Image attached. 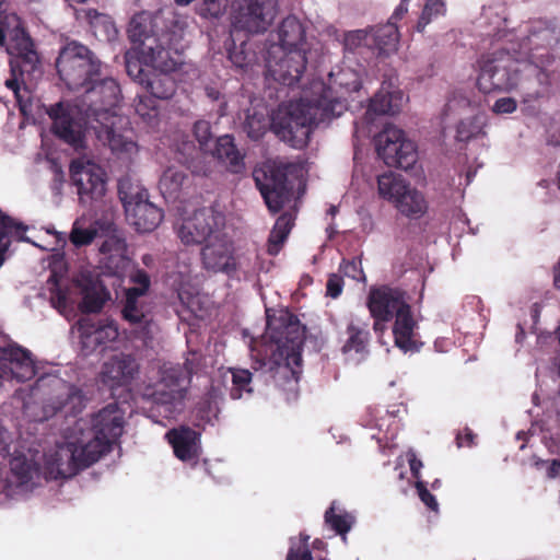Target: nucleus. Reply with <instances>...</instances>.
I'll return each instance as SVG.
<instances>
[{"label": "nucleus", "instance_id": "obj_19", "mask_svg": "<svg viewBox=\"0 0 560 560\" xmlns=\"http://www.w3.org/2000/svg\"><path fill=\"white\" fill-rule=\"evenodd\" d=\"M77 327L80 332L81 352L84 357L103 352L119 335L114 322L96 323L89 317H82L78 320Z\"/></svg>", "mask_w": 560, "mask_h": 560}, {"label": "nucleus", "instance_id": "obj_41", "mask_svg": "<svg viewBox=\"0 0 560 560\" xmlns=\"http://www.w3.org/2000/svg\"><path fill=\"white\" fill-rule=\"evenodd\" d=\"M486 118L482 115H475L462 119L456 126V140L468 142L469 140L485 135Z\"/></svg>", "mask_w": 560, "mask_h": 560}, {"label": "nucleus", "instance_id": "obj_35", "mask_svg": "<svg viewBox=\"0 0 560 560\" xmlns=\"http://www.w3.org/2000/svg\"><path fill=\"white\" fill-rule=\"evenodd\" d=\"M153 26L151 18L144 12L135 14L130 20L127 31L128 37L131 43L139 45V50L149 38L160 36V33L153 31Z\"/></svg>", "mask_w": 560, "mask_h": 560}, {"label": "nucleus", "instance_id": "obj_6", "mask_svg": "<svg viewBox=\"0 0 560 560\" xmlns=\"http://www.w3.org/2000/svg\"><path fill=\"white\" fill-rule=\"evenodd\" d=\"M58 75L67 88L78 91L101 75V61L85 45L77 42H67L59 50L56 60Z\"/></svg>", "mask_w": 560, "mask_h": 560}, {"label": "nucleus", "instance_id": "obj_31", "mask_svg": "<svg viewBox=\"0 0 560 560\" xmlns=\"http://www.w3.org/2000/svg\"><path fill=\"white\" fill-rule=\"evenodd\" d=\"M347 339L341 348L342 353L363 354L368 352L370 331L366 324L350 322L346 328Z\"/></svg>", "mask_w": 560, "mask_h": 560}, {"label": "nucleus", "instance_id": "obj_60", "mask_svg": "<svg viewBox=\"0 0 560 560\" xmlns=\"http://www.w3.org/2000/svg\"><path fill=\"white\" fill-rule=\"evenodd\" d=\"M12 471L18 477L20 483H27L32 479L31 467L26 462L13 463Z\"/></svg>", "mask_w": 560, "mask_h": 560}, {"label": "nucleus", "instance_id": "obj_8", "mask_svg": "<svg viewBox=\"0 0 560 560\" xmlns=\"http://www.w3.org/2000/svg\"><path fill=\"white\" fill-rule=\"evenodd\" d=\"M183 31L176 25L166 26L158 38H149L139 50L145 67L155 71L174 72L183 63Z\"/></svg>", "mask_w": 560, "mask_h": 560}, {"label": "nucleus", "instance_id": "obj_50", "mask_svg": "<svg viewBox=\"0 0 560 560\" xmlns=\"http://www.w3.org/2000/svg\"><path fill=\"white\" fill-rule=\"evenodd\" d=\"M144 62L142 57L140 58H126V71L127 74L138 84L142 85L147 75H149L151 70H147L144 68Z\"/></svg>", "mask_w": 560, "mask_h": 560}, {"label": "nucleus", "instance_id": "obj_64", "mask_svg": "<svg viewBox=\"0 0 560 560\" xmlns=\"http://www.w3.org/2000/svg\"><path fill=\"white\" fill-rule=\"evenodd\" d=\"M225 0H205L207 11L212 16H219L222 10L225 8Z\"/></svg>", "mask_w": 560, "mask_h": 560}, {"label": "nucleus", "instance_id": "obj_28", "mask_svg": "<svg viewBox=\"0 0 560 560\" xmlns=\"http://www.w3.org/2000/svg\"><path fill=\"white\" fill-rule=\"evenodd\" d=\"M213 155L228 166L231 173L238 174L245 168L244 155L241 154L230 135L219 137L215 141Z\"/></svg>", "mask_w": 560, "mask_h": 560}, {"label": "nucleus", "instance_id": "obj_20", "mask_svg": "<svg viewBox=\"0 0 560 560\" xmlns=\"http://www.w3.org/2000/svg\"><path fill=\"white\" fill-rule=\"evenodd\" d=\"M56 388L58 395L44 405L46 416L62 413L65 417H77L86 407V397L82 389L75 385L58 380Z\"/></svg>", "mask_w": 560, "mask_h": 560}, {"label": "nucleus", "instance_id": "obj_62", "mask_svg": "<svg viewBox=\"0 0 560 560\" xmlns=\"http://www.w3.org/2000/svg\"><path fill=\"white\" fill-rule=\"evenodd\" d=\"M475 439L476 434L469 428H465L456 435V444L458 447H470L475 444Z\"/></svg>", "mask_w": 560, "mask_h": 560}, {"label": "nucleus", "instance_id": "obj_16", "mask_svg": "<svg viewBox=\"0 0 560 560\" xmlns=\"http://www.w3.org/2000/svg\"><path fill=\"white\" fill-rule=\"evenodd\" d=\"M200 256L202 267L207 271L221 272L229 277L237 271L234 243L223 232L203 245Z\"/></svg>", "mask_w": 560, "mask_h": 560}, {"label": "nucleus", "instance_id": "obj_4", "mask_svg": "<svg viewBox=\"0 0 560 560\" xmlns=\"http://www.w3.org/2000/svg\"><path fill=\"white\" fill-rule=\"evenodd\" d=\"M266 337L273 343L269 361L270 369L290 372L298 381L302 365V347L305 327L288 308L266 310Z\"/></svg>", "mask_w": 560, "mask_h": 560}, {"label": "nucleus", "instance_id": "obj_43", "mask_svg": "<svg viewBox=\"0 0 560 560\" xmlns=\"http://www.w3.org/2000/svg\"><path fill=\"white\" fill-rule=\"evenodd\" d=\"M325 523L338 535L346 536V534L351 529L353 524V517L347 512L336 513V502H332L330 506L326 510Z\"/></svg>", "mask_w": 560, "mask_h": 560}, {"label": "nucleus", "instance_id": "obj_51", "mask_svg": "<svg viewBox=\"0 0 560 560\" xmlns=\"http://www.w3.org/2000/svg\"><path fill=\"white\" fill-rule=\"evenodd\" d=\"M130 283L133 287L128 288L127 290H135L137 294L145 296L149 292L151 285V279L148 272L143 269H136L129 276Z\"/></svg>", "mask_w": 560, "mask_h": 560}, {"label": "nucleus", "instance_id": "obj_55", "mask_svg": "<svg viewBox=\"0 0 560 560\" xmlns=\"http://www.w3.org/2000/svg\"><path fill=\"white\" fill-rule=\"evenodd\" d=\"M416 489L423 504L432 511H438L439 503L435 497L427 489V486L422 480L416 481Z\"/></svg>", "mask_w": 560, "mask_h": 560}, {"label": "nucleus", "instance_id": "obj_7", "mask_svg": "<svg viewBox=\"0 0 560 560\" xmlns=\"http://www.w3.org/2000/svg\"><path fill=\"white\" fill-rule=\"evenodd\" d=\"M290 163L264 162L253 171V179L271 213L279 212L290 200L292 185L289 182Z\"/></svg>", "mask_w": 560, "mask_h": 560}, {"label": "nucleus", "instance_id": "obj_36", "mask_svg": "<svg viewBox=\"0 0 560 560\" xmlns=\"http://www.w3.org/2000/svg\"><path fill=\"white\" fill-rule=\"evenodd\" d=\"M410 185L400 176L392 172L382 174L377 177L378 194L382 198L397 205V199L401 198Z\"/></svg>", "mask_w": 560, "mask_h": 560}, {"label": "nucleus", "instance_id": "obj_46", "mask_svg": "<svg viewBox=\"0 0 560 560\" xmlns=\"http://www.w3.org/2000/svg\"><path fill=\"white\" fill-rule=\"evenodd\" d=\"M446 11L443 0H425L422 13L417 22V31L423 32L425 26L436 16L444 15Z\"/></svg>", "mask_w": 560, "mask_h": 560}, {"label": "nucleus", "instance_id": "obj_59", "mask_svg": "<svg viewBox=\"0 0 560 560\" xmlns=\"http://www.w3.org/2000/svg\"><path fill=\"white\" fill-rule=\"evenodd\" d=\"M285 560H313V555L305 541L296 547H291Z\"/></svg>", "mask_w": 560, "mask_h": 560}, {"label": "nucleus", "instance_id": "obj_18", "mask_svg": "<svg viewBox=\"0 0 560 560\" xmlns=\"http://www.w3.org/2000/svg\"><path fill=\"white\" fill-rule=\"evenodd\" d=\"M140 364L135 355L130 353H118L112 355L102 365L101 381L112 392L118 388H129L137 378Z\"/></svg>", "mask_w": 560, "mask_h": 560}, {"label": "nucleus", "instance_id": "obj_58", "mask_svg": "<svg viewBox=\"0 0 560 560\" xmlns=\"http://www.w3.org/2000/svg\"><path fill=\"white\" fill-rule=\"evenodd\" d=\"M343 289V279L341 276L331 273L328 277L326 283V293L328 296L336 299L342 293Z\"/></svg>", "mask_w": 560, "mask_h": 560}, {"label": "nucleus", "instance_id": "obj_45", "mask_svg": "<svg viewBox=\"0 0 560 560\" xmlns=\"http://www.w3.org/2000/svg\"><path fill=\"white\" fill-rule=\"evenodd\" d=\"M229 371L232 374V387L230 396L232 399H240L243 393H252V373L246 369L230 368Z\"/></svg>", "mask_w": 560, "mask_h": 560}, {"label": "nucleus", "instance_id": "obj_24", "mask_svg": "<svg viewBox=\"0 0 560 560\" xmlns=\"http://www.w3.org/2000/svg\"><path fill=\"white\" fill-rule=\"evenodd\" d=\"M166 439L175 456L182 462H190L199 456L200 433L187 425L167 431Z\"/></svg>", "mask_w": 560, "mask_h": 560}, {"label": "nucleus", "instance_id": "obj_1", "mask_svg": "<svg viewBox=\"0 0 560 560\" xmlns=\"http://www.w3.org/2000/svg\"><path fill=\"white\" fill-rule=\"evenodd\" d=\"M318 95L314 98L301 97L280 104L270 119L264 114H247L244 131L252 140H259L270 127L275 135L294 149H303L308 144L312 129L328 124L339 117L346 109L345 104L328 96L324 83H317Z\"/></svg>", "mask_w": 560, "mask_h": 560}, {"label": "nucleus", "instance_id": "obj_26", "mask_svg": "<svg viewBox=\"0 0 560 560\" xmlns=\"http://www.w3.org/2000/svg\"><path fill=\"white\" fill-rule=\"evenodd\" d=\"M81 289L82 301L79 305L83 314L100 312L109 299V292L102 281L91 275L82 276L78 281Z\"/></svg>", "mask_w": 560, "mask_h": 560}, {"label": "nucleus", "instance_id": "obj_17", "mask_svg": "<svg viewBox=\"0 0 560 560\" xmlns=\"http://www.w3.org/2000/svg\"><path fill=\"white\" fill-rule=\"evenodd\" d=\"M366 306L370 314L392 318L410 306V295L398 285L381 284L369 290Z\"/></svg>", "mask_w": 560, "mask_h": 560}, {"label": "nucleus", "instance_id": "obj_3", "mask_svg": "<svg viewBox=\"0 0 560 560\" xmlns=\"http://www.w3.org/2000/svg\"><path fill=\"white\" fill-rule=\"evenodd\" d=\"M120 100V88L113 78L94 80L85 86L84 104H86L88 116L101 124L97 130L98 139L105 141L113 153L119 156L130 158L137 153L138 144L132 138L131 130L117 131L114 128L116 115L114 109Z\"/></svg>", "mask_w": 560, "mask_h": 560}, {"label": "nucleus", "instance_id": "obj_52", "mask_svg": "<svg viewBox=\"0 0 560 560\" xmlns=\"http://www.w3.org/2000/svg\"><path fill=\"white\" fill-rule=\"evenodd\" d=\"M246 43L242 42L240 49H229V59L231 62L241 69L246 68L253 61V56L245 50Z\"/></svg>", "mask_w": 560, "mask_h": 560}, {"label": "nucleus", "instance_id": "obj_37", "mask_svg": "<svg viewBox=\"0 0 560 560\" xmlns=\"http://www.w3.org/2000/svg\"><path fill=\"white\" fill-rule=\"evenodd\" d=\"M373 36L381 55H389L397 50L400 34L395 22L387 21L386 24L377 26Z\"/></svg>", "mask_w": 560, "mask_h": 560}, {"label": "nucleus", "instance_id": "obj_54", "mask_svg": "<svg viewBox=\"0 0 560 560\" xmlns=\"http://www.w3.org/2000/svg\"><path fill=\"white\" fill-rule=\"evenodd\" d=\"M194 136L199 142L200 147L205 148L212 139L211 125L207 120H198L194 125Z\"/></svg>", "mask_w": 560, "mask_h": 560}, {"label": "nucleus", "instance_id": "obj_15", "mask_svg": "<svg viewBox=\"0 0 560 560\" xmlns=\"http://www.w3.org/2000/svg\"><path fill=\"white\" fill-rule=\"evenodd\" d=\"M70 179L81 201L96 200L106 191V173L92 161L73 160L69 167Z\"/></svg>", "mask_w": 560, "mask_h": 560}, {"label": "nucleus", "instance_id": "obj_27", "mask_svg": "<svg viewBox=\"0 0 560 560\" xmlns=\"http://www.w3.org/2000/svg\"><path fill=\"white\" fill-rule=\"evenodd\" d=\"M144 296L137 294L135 290H125L121 316L130 325H139L149 332L151 323L149 306L144 302Z\"/></svg>", "mask_w": 560, "mask_h": 560}, {"label": "nucleus", "instance_id": "obj_56", "mask_svg": "<svg viewBox=\"0 0 560 560\" xmlns=\"http://www.w3.org/2000/svg\"><path fill=\"white\" fill-rule=\"evenodd\" d=\"M49 282H54L52 288H50V293H51L50 300H51V303L56 307H66L67 306V302H68L67 292L59 287L58 281L56 279L55 275H52L49 278Z\"/></svg>", "mask_w": 560, "mask_h": 560}, {"label": "nucleus", "instance_id": "obj_11", "mask_svg": "<svg viewBox=\"0 0 560 560\" xmlns=\"http://www.w3.org/2000/svg\"><path fill=\"white\" fill-rule=\"evenodd\" d=\"M46 113L52 122L51 131L59 140L74 149L84 147L88 124L93 120V117L88 116L86 108L83 115L77 106L58 102L50 105Z\"/></svg>", "mask_w": 560, "mask_h": 560}, {"label": "nucleus", "instance_id": "obj_14", "mask_svg": "<svg viewBox=\"0 0 560 560\" xmlns=\"http://www.w3.org/2000/svg\"><path fill=\"white\" fill-rule=\"evenodd\" d=\"M224 215L211 208L196 210L192 215L183 220L176 234L186 246L206 244L222 232Z\"/></svg>", "mask_w": 560, "mask_h": 560}, {"label": "nucleus", "instance_id": "obj_44", "mask_svg": "<svg viewBox=\"0 0 560 560\" xmlns=\"http://www.w3.org/2000/svg\"><path fill=\"white\" fill-rule=\"evenodd\" d=\"M185 396L183 389L164 387L152 393V400L155 405L164 406L167 411L172 412L183 404Z\"/></svg>", "mask_w": 560, "mask_h": 560}, {"label": "nucleus", "instance_id": "obj_2", "mask_svg": "<svg viewBox=\"0 0 560 560\" xmlns=\"http://www.w3.org/2000/svg\"><path fill=\"white\" fill-rule=\"evenodd\" d=\"M124 415L117 404H108L92 415L90 427L83 419L74 423L73 436L56 453L57 476L68 479L110 452L124 432Z\"/></svg>", "mask_w": 560, "mask_h": 560}, {"label": "nucleus", "instance_id": "obj_47", "mask_svg": "<svg viewBox=\"0 0 560 560\" xmlns=\"http://www.w3.org/2000/svg\"><path fill=\"white\" fill-rule=\"evenodd\" d=\"M100 252L104 255H108L109 260L115 257L125 260V254L127 252L126 241L117 235H110L102 243Z\"/></svg>", "mask_w": 560, "mask_h": 560}, {"label": "nucleus", "instance_id": "obj_30", "mask_svg": "<svg viewBox=\"0 0 560 560\" xmlns=\"http://www.w3.org/2000/svg\"><path fill=\"white\" fill-rule=\"evenodd\" d=\"M404 103L401 91H385L382 88L371 100L369 112L376 115H395L400 112Z\"/></svg>", "mask_w": 560, "mask_h": 560}, {"label": "nucleus", "instance_id": "obj_9", "mask_svg": "<svg viewBox=\"0 0 560 560\" xmlns=\"http://www.w3.org/2000/svg\"><path fill=\"white\" fill-rule=\"evenodd\" d=\"M516 62L504 50L482 56L480 73L477 79L478 89L482 93L511 92L518 84Z\"/></svg>", "mask_w": 560, "mask_h": 560}, {"label": "nucleus", "instance_id": "obj_33", "mask_svg": "<svg viewBox=\"0 0 560 560\" xmlns=\"http://www.w3.org/2000/svg\"><path fill=\"white\" fill-rule=\"evenodd\" d=\"M397 210L409 219H419L428 211V202L422 192L410 186L401 198L397 199Z\"/></svg>", "mask_w": 560, "mask_h": 560}, {"label": "nucleus", "instance_id": "obj_29", "mask_svg": "<svg viewBox=\"0 0 560 560\" xmlns=\"http://www.w3.org/2000/svg\"><path fill=\"white\" fill-rule=\"evenodd\" d=\"M170 73L151 70L141 86L154 98L168 100L176 91V82Z\"/></svg>", "mask_w": 560, "mask_h": 560}, {"label": "nucleus", "instance_id": "obj_48", "mask_svg": "<svg viewBox=\"0 0 560 560\" xmlns=\"http://www.w3.org/2000/svg\"><path fill=\"white\" fill-rule=\"evenodd\" d=\"M97 230L94 228H82L77 220L71 229L69 240L75 247L90 245L96 237Z\"/></svg>", "mask_w": 560, "mask_h": 560}, {"label": "nucleus", "instance_id": "obj_21", "mask_svg": "<svg viewBox=\"0 0 560 560\" xmlns=\"http://www.w3.org/2000/svg\"><path fill=\"white\" fill-rule=\"evenodd\" d=\"M277 36L278 43L270 47H280L281 51L313 52L315 38H307L305 25L295 15H288L281 21Z\"/></svg>", "mask_w": 560, "mask_h": 560}, {"label": "nucleus", "instance_id": "obj_63", "mask_svg": "<svg viewBox=\"0 0 560 560\" xmlns=\"http://www.w3.org/2000/svg\"><path fill=\"white\" fill-rule=\"evenodd\" d=\"M11 73L12 78L5 81V86L12 90L16 97V101L21 102L19 79L21 78L22 81H24V75H21L19 71L16 73Z\"/></svg>", "mask_w": 560, "mask_h": 560}, {"label": "nucleus", "instance_id": "obj_61", "mask_svg": "<svg viewBox=\"0 0 560 560\" xmlns=\"http://www.w3.org/2000/svg\"><path fill=\"white\" fill-rule=\"evenodd\" d=\"M407 460L410 467L411 475L415 479L420 480V470L423 466L421 459L417 457V454L415 451L409 450L407 452Z\"/></svg>", "mask_w": 560, "mask_h": 560}, {"label": "nucleus", "instance_id": "obj_49", "mask_svg": "<svg viewBox=\"0 0 560 560\" xmlns=\"http://www.w3.org/2000/svg\"><path fill=\"white\" fill-rule=\"evenodd\" d=\"M156 98L153 96H138L135 105L136 113L148 122H151L158 115Z\"/></svg>", "mask_w": 560, "mask_h": 560}, {"label": "nucleus", "instance_id": "obj_22", "mask_svg": "<svg viewBox=\"0 0 560 560\" xmlns=\"http://www.w3.org/2000/svg\"><path fill=\"white\" fill-rule=\"evenodd\" d=\"M0 369L9 370L19 382L30 381L36 374L31 352L20 346L0 348Z\"/></svg>", "mask_w": 560, "mask_h": 560}, {"label": "nucleus", "instance_id": "obj_34", "mask_svg": "<svg viewBox=\"0 0 560 560\" xmlns=\"http://www.w3.org/2000/svg\"><path fill=\"white\" fill-rule=\"evenodd\" d=\"M294 219L291 212H284L278 217L267 242V253L269 255L276 256L279 254L294 225Z\"/></svg>", "mask_w": 560, "mask_h": 560}, {"label": "nucleus", "instance_id": "obj_5", "mask_svg": "<svg viewBox=\"0 0 560 560\" xmlns=\"http://www.w3.org/2000/svg\"><path fill=\"white\" fill-rule=\"evenodd\" d=\"M0 46H4L10 56L11 72L28 77L40 72L38 52L15 14L0 13Z\"/></svg>", "mask_w": 560, "mask_h": 560}, {"label": "nucleus", "instance_id": "obj_23", "mask_svg": "<svg viewBox=\"0 0 560 560\" xmlns=\"http://www.w3.org/2000/svg\"><path fill=\"white\" fill-rule=\"evenodd\" d=\"M127 221L140 233L155 230L163 220V210L156 207L149 198L138 202H129L125 210Z\"/></svg>", "mask_w": 560, "mask_h": 560}, {"label": "nucleus", "instance_id": "obj_10", "mask_svg": "<svg viewBox=\"0 0 560 560\" xmlns=\"http://www.w3.org/2000/svg\"><path fill=\"white\" fill-rule=\"evenodd\" d=\"M278 9V0H235L231 13V35L242 31L249 34L266 32L273 23Z\"/></svg>", "mask_w": 560, "mask_h": 560}, {"label": "nucleus", "instance_id": "obj_42", "mask_svg": "<svg viewBox=\"0 0 560 560\" xmlns=\"http://www.w3.org/2000/svg\"><path fill=\"white\" fill-rule=\"evenodd\" d=\"M162 384L164 387L183 389V393L186 395L190 384V372L185 368H180V364L165 369L162 375Z\"/></svg>", "mask_w": 560, "mask_h": 560}, {"label": "nucleus", "instance_id": "obj_13", "mask_svg": "<svg viewBox=\"0 0 560 560\" xmlns=\"http://www.w3.org/2000/svg\"><path fill=\"white\" fill-rule=\"evenodd\" d=\"M312 54L281 51L269 47L266 57L267 77L288 88L299 86Z\"/></svg>", "mask_w": 560, "mask_h": 560}, {"label": "nucleus", "instance_id": "obj_39", "mask_svg": "<svg viewBox=\"0 0 560 560\" xmlns=\"http://www.w3.org/2000/svg\"><path fill=\"white\" fill-rule=\"evenodd\" d=\"M186 179L187 175L182 170L168 167L160 178L159 188L165 198L176 199Z\"/></svg>", "mask_w": 560, "mask_h": 560}, {"label": "nucleus", "instance_id": "obj_12", "mask_svg": "<svg viewBox=\"0 0 560 560\" xmlns=\"http://www.w3.org/2000/svg\"><path fill=\"white\" fill-rule=\"evenodd\" d=\"M376 152L387 166L411 168L418 159L416 144L405 138L404 130L386 125L376 136Z\"/></svg>", "mask_w": 560, "mask_h": 560}, {"label": "nucleus", "instance_id": "obj_53", "mask_svg": "<svg viewBox=\"0 0 560 560\" xmlns=\"http://www.w3.org/2000/svg\"><path fill=\"white\" fill-rule=\"evenodd\" d=\"M339 271L353 280H360L363 277V270L361 268V261L357 258L351 260L342 259Z\"/></svg>", "mask_w": 560, "mask_h": 560}, {"label": "nucleus", "instance_id": "obj_40", "mask_svg": "<svg viewBox=\"0 0 560 560\" xmlns=\"http://www.w3.org/2000/svg\"><path fill=\"white\" fill-rule=\"evenodd\" d=\"M118 195L125 210L129 207V202H138L149 198L148 190L128 176L118 180Z\"/></svg>", "mask_w": 560, "mask_h": 560}, {"label": "nucleus", "instance_id": "obj_38", "mask_svg": "<svg viewBox=\"0 0 560 560\" xmlns=\"http://www.w3.org/2000/svg\"><path fill=\"white\" fill-rule=\"evenodd\" d=\"M85 20L95 36H101L105 40H112L116 37L117 28L108 14L101 13L96 9H89L85 11Z\"/></svg>", "mask_w": 560, "mask_h": 560}, {"label": "nucleus", "instance_id": "obj_57", "mask_svg": "<svg viewBox=\"0 0 560 560\" xmlns=\"http://www.w3.org/2000/svg\"><path fill=\"white\" fill-rule=\"evenodd\" d=\"M491 109L497 115L512 114L517 109V102L513 97H501L494 102Z\"/></svg>", "mask_w": 560, "mask_h": 560}, {"label": "nucleus", "instance_id": "obj_32", "mask_svg": "<svg viewBox=\"0 0 560 560\" xmlns=\"http://www.w3.org/2000/svg\"><path fill=\"white\" fill-rule=\"evenodd\" d=\"M26 230V225L15 221L0 210V267L4 262V255L10 247L11 237L24 241Z\"/></svg>", "mask_w": 560, "mask_h": 560}, {"label": "nucleus", "instance_id": "obj_25", "mask_svg": "<svg viewBox=\"0 0 560 560\" xmlns=\"http://www.w3.org/2000/svg\"><path fill=\"white\" fill-rule=\"evenodd\" d=\"M417 322L413 318L411 305L394 316L393 335L396 347L405 352L418 351L422 346L417 340Z\"/></svg>", "mask_w": 560, "mask_h": 560}]
</instances>
